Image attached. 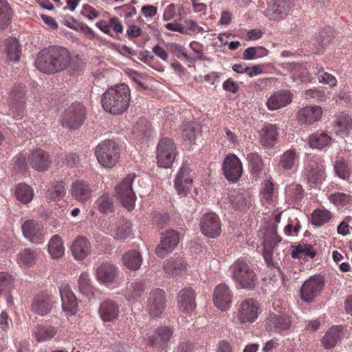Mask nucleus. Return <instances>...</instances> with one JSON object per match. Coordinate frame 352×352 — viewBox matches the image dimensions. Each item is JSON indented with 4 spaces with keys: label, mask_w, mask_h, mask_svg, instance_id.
Returning <instances> with one entry per match:
<instances>
[{
    "label": "nucleus",
    "mask_w": 352,
    "mask_h": 352,
    "mask_svg": "<svg viewBox=\"0 0 352 352\" xmlns=\"http://www.w3.org/2000/svg\"><path fill=\"white\" fill-rule=\"evenodd\" d=\"M71 60V55L66 48L50 46L38 52L35 66L43 73L52 74L65 69Z\"/></svg>",
    "instance_id": "1"
},
{
    "label": "nucleus",
    "mask_w": 352,
    "mask_h": 352,
    "mask_svg": "<svg viewBox=\"0 0 352 352\" xmlns=\"http://www.w3.org/2000/svg\"><path fill=\"white\" fill-rule=\"evenodd\" d=\"M130 100L129 87L125 84H120L105 91L101 98V104L105 111L118 115L127 110Z\"/></svg>",
    "instance_id": "2"
},
{
    "label": "nucleus",
    "mask_w": 352,
    "mask_h": 352,
    "mask_svg": "<svg viewBox=\"0 0 352 352\" xmlns=\"http://www.w3.org/2000/svg\"><path fill=\"white\" fill-rule=\"evenodd\" d=\"M281 241V237L277 234L276 226H273L267 228L263 236V258L267 265H275L274 258L280 261L284 258V250L278 251V243Z\"/></svg>",
    "instance_id": "3"
},
{
    "label": "nucleus",
    "mask_w": 352,
    "mask_h": 352,
    "mask_svg": "<svg viewBox=\"0 0 352 352\" xmlns=\"http://www.w3.org/2000/svg\"><path fill=\"white\" fill-rule=\"evenodd\" d=\"M232 278L240 288L253 289L256 280V273L245 261L238 259L230 267Z\"/></svg>",
    "instance_id": "4"
},
{
    "label": "nucleus",
    "mask_w": 352,
    "mask_h": 352,
    "mask_svg": "<svg viewBox=\"0 0 352 352\" xmlns=\"http://www.w3.org/2000/svg\"><path fill=\"white\" fill-rule=\"evenodd\" d=\"M136 175L130 173L115 186V196L121 205L129 211L135 207V194L132 188V184Z\"/></svg>",
    "instance_id": "5"
},
{
    "label": "nucleus",
    "mask_w": 352,
    "mask_h": 352,
    "mask_svg": "<svg viewBox=\"0 0 352 352\" xmlns=\"http://www.w3.org/2000/svg\"><path fill=\"white\" fill-rule=\"evenodd\" d=\"M95 153L98 162L106 168L113 167L120 157L118 146L112 140H105L99 144Z\"/></svg>",
    "instance_id": "6"
},
{
    "label": "nucleus",
    "mask_w": 352,
    "mask_h": 352,
    "mask_svg": "<svg viewBox=\"0 0 352 352\" xmlns=\"http://www.w3.org/2000/svg\"><path fill=\"white\" fill-rule=\"evenodd\" d=\"M86 118V109L80 102L73 103L64 111L61 122L63 126L69 129H79Z\"/></svg>",
    "instance_id": "7"
},
{
    "label": "nucleus",
    "mask_w": 352,
    "mask_h": 352,
    "mask_svg": "<svg viewBox=\"0 0 352 352\" xmlns=\"http://www.w3.org/2000/svg\"><path fill=\"white\" fill-rule=\"evenodd\" d=\"M175 146L170 139L168 138L161 139L157 147L158 166L168 168L175 159Z\"/></svg>",
    "instance_id": "8"
},
{
    "label": "nucleus",
    "mask_w": 352,
    "mask_h": 352,
    "mask_svg": "<svg viewBox=\"0 0 352 352\" xmlns=\"http://www.w3.org/2000/svg\"><path fill=\"white\" fill-rule=\"evenodd\" d=\"M324 281L321 276L310 277L301 286L300 298L306 302H311L321 293Z\"/></svg>",
    "instance_id": "9"
},
{
    "label": "nucleus",
    "mask_w": 352,
    "mask_h": 352,
    "mask_svg": "<svg viewBox=\"0 0 352 352\" xmlns=\"http://www.w3.org/2000/svg\"><path fill=\"white\" fill-rule=\"evenodd\" d=\"M202 234L210 238H216L221 232V223L219 216L214 212L202 215L199 223Z\"/></svg>",
    "instance_id": "10"
},
{
    "label": "nucleus",
    "mask_w": 352,
    "mask_h": 352,
    "mask_svg": "<svg viewBox=\"0 0 352 352\" xmlns=\"http://www.w3.org/2000/svg\"><path fill=\"white\" fill-rule=\"evenodd\" d=\"M160 243L155 248V254L160 258L172 252L179 241V233L173 230H167L161 234Z\"/></svg>",
    "instance_id": "11"
},
{
    "label": "nucleus",
    "mask_w": 352,
    "mask_h": 352,
    "mask_svg": "<svg viewBox=\"0 0 352 352\" xmlns=\"http://www.w3.org/2000/svg\"><path fill=\"white\" fill-rule=\"evenodd\" d=\"M293 5L292 0H267L265 14L272 20H280L289 14Z\"/></svg>",
    "instance_id": "12"
},
{
    "label": "nucleus",
    "mask_w": 352,
    "mask_h": 352,
    "mask_svg": "<svg viewBox=\"0 0 352 352\" xmlns=\"http://www.w3.org/2000/svg\"><path fill=\"white\" fill-rule=\"evenodd\" d=\"M166 307L165 292L160 289L152 290L148 297L146 309L152 317H159Z\"/></svg>",
    "instance_id": "13"
},
{
    "label": "nucleus",
    "mask_w": 352,
    "mask_h": 352,
    "mask_svg": "<svg viewBox=\"0 0 352 352\" xmlns=\"http://www.w3.org/2000/svg\"><path fill=\"white\" fill-rule=\"evenodd\" d=\"M25 87L23 85H15L10 92L9 106L10 113L14 117H21L25 103Z\"/></svg>",
    "instance_id": "14"
},
{
    "label": "nucleus",
    "mask_w": 352,
    "mask_h": 352,
    "mask_svg": "<svg viewBox=\"0 0 352 352\" xmlns=\"http://www.w3.org/2000/svg\"><path fill=\"white\" fill-rule=\"evenodd\" d=\"M259 314L258 303L252 298L245 299L238 309V319L241 323L254 322Z\"/></svg>",
    "instance_id": "15"
},
{
    "label": "nucleus",
    "mask_w": 352,
    "mask_h": 352,
    "mask_svg": "<svg viewBox=\"0 0 352 352\" xmlns=\"http://www.w3.org/2000/svg\"><path fill=\"white\" fill-rule=\"evenodd\" d=\"M222 168L223 174L228 181L236 182L242 175L241 162L234 154H229L224 158Z\"/></svg>",
    "instance_id": "16"
},
{
    "label": "nucleus",
    "mask_w": 352,
    "mask_h": 352,
    "mask_svg": "<svg viewBox=\"0 0 352 352\" xmlns=\"http://www.w3.org/2000/svg\"><path fill=\"white\" fill-rule=\"evenodd\" d=\"M278 127L276 124L265 123L259 131V142L265 148H273L277 142Z\"/></svg>",
    "instance_id": "17"
},
{
    "label": "nucleus",
    "mask_w": 352,
    "mask_h": 352,
    "mask_svg": "<svg viewBox=\"0 0 352 352\" xmlns=\"http://www.w3.org/2000/svg\"><path fill=\"white\" fill-rule=\"evenodd\" d=\"M179 310L184 313H190L196 308V294L191 287L180 290L177 296Z\"/></svg>",
    "instance_id": "18"
},
{
    "label": "nucleus",
    "mask_w": 352,
    "mask_h": 352,
    "mask_svg": "<svg viewBox=\"0 0 352 352\" xmlns=\"http://www.w3.org/2000/svg\"><path fill=\"white\" fill-rule=\"evenodd\" d=\"M232 294L226 284L218 285L214 291L213 301L215 306L222 311L227 310L232 304Z\"/></svg>",
    "instance_id": "19"
},
{
    "label": "nucleus",
    "mask_w": 352,
    "mask_h": 352,
    "mask_svg": "<svg viewBox=\"0 0 352 352\" xmlns=\"http://www.w3.org/2000/svg\"><path fill=\"white\" fill-rule=\"evenodd\" d=\"M28 161L32 168L40 172L46 171L52 164L50 155L41 148L32 151Z\"/></svg>",
    "instance_id": "20"
},
{
    "label": "nucleus",
    "mask_w": 352,
    "mask_h": 352,
    "mask_svg": "<svg viewBox=\"0 0 352 352\" xmlns=\"http://www.w3.org/2000/svg\"><path fill=\"white\" fill-rule=\"evenodd\" d=\"M24 236L34 243H41L44 241V234L39 223L34 220L28 219L22 226Z\"/></svg>",
    "instance_id": "21"
},
{
    "label": "nucleus",
    "mask_w": 352,
    "mask_h": 352,
    "mask_svg": "<svg viewBox=\"0 0 352 352\" xmlns=\"http://www.w3.org/2000/svg\"><path fill=\"white\" fill-rule=\"evenodd\" d=\"M322 115V109L319 106H306L298 110L296 118L299 123L311 124L318 121Z\"/></svg>",
    "instance_id": "22"
},
{
    "label": "nucleus",
    "mask_w": 352,
    "mask_h": 352,
    "mask_svg": "<svg viewBox=\"0 0 352 352\" xmlns=\"http://www.w3.org/2000/svg\"><path fill=\"white\" fill-rule=\"evenodd\" d=\"M107 233L113 236L116 239H125L131 230V224L130 221L124 218H120L115 222L109 224L107 228Z\"/></svg>",
    "instance_id": "23"
},
{
    "label": "nucleus",
    "mask_w": 352,
    "mask_h": 352,
    "mask_svg": "<svg viewBox=\"0 0 352 352\" xmlns=\"http://www.w3.org/2000/svg\"><path fill=\"white\" fill-rule=\"evenodd\" d=\"M54 300L49 294H39L36 296L32 302V311L40 316L48 314L52 309Z\"/></svg>",
    "instance_id": "24"
},
{
    "label": "nucleus",
    "mask_w": 352,
    "mask_h": 352,
    "mask_svg": "<svg viewBox=\"0 0 352 352\" xmlns=\"http://www.w3.org/2000/svg\"><path fill=\"white\" fill-rule=\"evenodd\" d=\"M92 192L90 185L83 180H77L72 183L71 186L70 193L72 197L82 203H85L91 199Z\"/></svg>",
    "instance_id": "25"
},
{
    "label": "nucleus",
    "mask_w": 352,
    "mask_h": 352,
    "mask_svg": "<svg viewBox=\"0 0 352 352\" xmlns=\"http://www.w3.org/2000/svg\"><path fill=\"white\" fill-rule=\"evenodd\" d=\"M283 68L290 73L291 78L295 82H306L310 80L308 68L304 64L286 63L283 64Z\"/></svg>",
    "instance_id": "26"
},
{
    "label": "nucleus",
    "mask_w": 352,
    "mask_h": 352,
    "mask_svg": "<svg viewBox=\"0 0 352 352\" xmlns=\"http://www.w3.org/2000/svg\"><path fill=\"white\" fill-rule=\"evenodd\" d=\"M71 252L75 259H85L91 253L89 241L85 236H77L71 245Z\"/></svg>",
    "instance_id": "27"
},
{
    "label": "nucleus",
    "mask_w": 352,
    "mask_h": 352,
    "mask_svg": "<svg viewBox=\"0 0 352 352\" xmlns=\"http://www.w3.org/2000/svg\"><path fill=\"white\" fill-rule=\"evenodd\" d=\"M292 100V96L289 91L280 90L268 98L266 104L270 110H276L288 105Z\"/></svg>",
    "instance_id": "28"
},
{
    "label": "nucleus",
    "mask_w": 352,
    "mask_h": 352,
    "mask_svg": "<svg viewBox=\"0 0 352 352\" xmlns=\"http://www.w3.org/2000/svg\"><path fill=\"white\" fill-rule=\"evenodd\" d=\"M291 320L285 314H271L267 319L266 329L268 331L281 332L289 329Z\"/></svg>",
    "instance_id": "29"
},
{
    "label": "nucleus",
    "mask_w": 352,
    "mask_h": 352,
    "mask_svg": "<svg viewBox=\"0 0 352 352\" xmlns=\"http://www.w3.org/2000/svg\"><path fill=\"white\" fill-rule=\"evenodd\" d=\"M60 295L63 311L69 315L75 314L78 310V303L74 293L65 285L60 289Z\"/></svg>",
    "instance_id": "30"
},
{
    "label": "nucleus",
    "mask_w": 352,
    "mask_h": 352,
    "mask_svg": "<svg viewBox=\"0 0 352 352\" xmlns=\"http://www.w3.org/2000/svg\"><path fill=\"white\" fill-rule=\"evenodd\" d=\"M192 179L189 176V168L183 165L175 180V187L179 195H186L192 185Z\"/></svg>",
    "instance_id": "31"
},
{
    "label": "nucleus",
    "mask_w": 352,
    "mask_h": 352,
    "mask_svg": "<svg viewBox=\"0 0 352 352\" xmlns=\"http://www.w3.org/2000/svg\"><path fill=\"white\" fill-rule=\"evenodd\" d=\"M228 199L232 207L236 210L243 211L250 206L251 197L243 190L231 192Z\"/></svg>",
    "instance_id": "32"
},
{
    "label": "nucleus",
    "mask_w": 352,
    "mask_h": 352,
    "mask_svg": "<svg viewBox=\"0 0 352 352\" xmlns=\"http://www.w3.org/2000/svg\"><path fill=\"white\" fill-rule=\"evenodd\" d=\"M352 129V118L344 112H341L336 116V120L333 122V131L339 135H347Z\"/></svg>",
    "instance_id": "33"
},
{
    "label": "nucleus",
    "mask_w": 352,
    "mask_h": 352,
    "mask_svg": "<svg viewBox=\"0 0 352 352\" xmlns=\"http://www.w3.org/2000/svg\"><path fill=\"white\" fill-rule=\"evenodd\" d=\"M343 338L342 328L340 326H334L330 328L321 339L322 346L325 349L334 347Z\"/></svg>",
    "instance_id": "34"
},
{
    "label": "nucleus",
    "mask_w": 352,
    "mask_h": 352,
    "mask_svg": "<svg viewBox=\"0 0 352 352\" xmlns=\"http://www.w3.org/2000/svg\"><path fill=\"white\" fill-rule=\"evenodd\" d=\"M117 270L114 265L109 263H102L96 270V276L102 283H112L117 274Z\"/></svg>",
    "instance_id": "35"
},
{
    "label": "nucleus",
    "mask_w": 352,
    "mask_h": 352,
    "mask_svg": "<svg viewBox=\"0 0 352 352\" xmlns=\"http://www.w3.org/2000/svg\"><path fill=\"white\" fill-rule=\"evenodd\" d=\"M99 313L104 322H110L118 318L119 308L114 301L107 300L100 305Z\"/></svg>",
    "instance_id": "36"
},
{
    "label": "nucleus",
    "mask_w": 352,
    "mask_h": 352,
    "mask_svg": "<svg viewBox=\"0 0 352 352\" xmlns=\"http://www.w3.org/2000/svg\"><path fill=\"white\" fill-rule=\"evenodd\" d=\"M5 54L7 60L11 62H18L22 54L21 45L15 38H8L5 41Z\"/></svg>",
    "instance_id": "37"
},
{
    "label": "nucleus",
    "mask_w": 352,
    "mask_h": 352,
    "mask_svg": "<svg viewBox=\"0 0 352 352\" xmlns=\"http://www.w3.org/2000/svg\"><path fill=\"white\" fill-rule=\"evenodd\" d=\"M187 263L181 258H170L164 261V271L171 276L178 275L185 271Z\"/></svg>",
    "instance_id": "38"
},
{
    "label": "nucleus",
    "mask_w": 352,
    "mask_h": 352,
    "mask_svg": "<svg viewBox=\"0 0 352 352\" xmlns=\"http://www.w3.org/2000/svg\"><path fill=\"white\" fill-rule=\"evenodd\" d=\"M173 331L168 327H160L157 330V334L153 338H149L148 344L160 348H163L172 336Z\"/></svg>",
    "instance_id": "39"
},
{
    "label": "nucleus",
    "mask_w": 352,
    "mask_h": 352,
    "mask_svg": "<svg viewBox=\"0 0 352 352\" xmlns=\"http://www.w3.org/2000/svg\"><path fill=\"white\" fill-rule=\"evenodd\" d=\"M124 265L129 270H138L142 265V256L141 253L135 250L126 252L122 256Z\"/></svg>",
    "instance_id": "40"
},
{
    "label": "nucleus",
    "mask_w": 352,
    "mask_h": 352,
    "mask_svg": "<svg viewBox=\"0 0 352 352\" xmlns=\"http://www.w3.org/2000/svg\"><path fill=\"white\" fill-rule=\"evenodd\" d=\"M98 211L102 214L112 213L115 211L113 197L109 193L104 192L95 202Z\"/></svg>",
    "instance_id": "41"
},
{
    "label": "nucleus",
    "mask_w": 352,
    "mask_h": 352,
    "mask_svg": "<svg viewBox=\"0 0 352 352\" xmlns=\"http://www.w3.org/2000/svg\"><path fill=\"white\" fill-rule=\"evenodd\" d=\"M333 168L336 175L344 180H347L352 173V168L349 162L342 157H336Z\"/></svg>",
    "instance_id": "42"
},
{
    "label": "nucleus",
    "mask_w": 352,
    "mask_h": 352,
    "mask_svg": "<svg viewBox=\"0 0 352 352\" xmlns=\"http://www.w3.org/2000/svg\"><path fill=\"white\" fill-rule=\"evenodd\" d=\"M298 162V155L295 149L287 150L281 155L279 166L285 170H292Z\"/></svg>",
    "instance_id": "43"
},
{
    "label": "nucleus",
    "mask_w": 352,
    "mask_h": 352,
    "mask_svg": "<svg viewBox=\"0 0 352 352\" xmlns=\"http://www.w3.org/2000/svg\"><path fill=\"white\" fill-rule=\"evenodd\" d=\"M56 333V329L52 326L38 325L33 330V335L39 342L51 340Z\"/></svg>",
    "instance_id": "44"
},
{
    "label": "nucleus",
    "mask_w": 352,
    "mask_h": 352,
    "mask_svg": "<svg viewBox=\"0 0 352 352\" xmlns=\"http://www.w3.org/2000/svg\"><path fill=\"white\" fill-rule=\"evenodd\" d=\"M316 252L311 244L302 243L294 247L292 251V257L293 258L306 259L307 258H313L315 257Z\"/></svg>",
    "instance_id": "45"
},
{
    "label": "nucleus",
    "mask_w": 352,
    "mask_h": 352,
    "mask_svg": "<svg viewBox=\"0 0 352 352\" xmlns=\"http://www.w3.org/2000/svg\"><path fill=\"white\" fill-rule=\"evenodd\" d=\"M331 142V138L322 131H317L309 137V144L313 148L322 149L329 145Z\"/></svg>",
    "instance_id": "46"
},
{
    "label": "nucleus",
    "mask_w": 352,
    "mask_h": 352,
    "mask_svg": "<svg viewBox=\"0 0 352 352\" xmlns=\"http://www.w3.org/2000/svg\"><path fill=\"white\" fill-rule=\"evenodd\" d=\"M39 252L37 250L25 248L17 255V263L25 266H31L36 263Z\"/></svg>",
    "instance_id": "47"
},
{
    "label": "nucleus",
    "mask_w": 352,
    "mask_h": 352,
    "mask_svg": "<svg viewBox=\"0 0 352 352\" xmlns=\"http://www.w3.org/2000/svg\"><path fill=\"white\" fill-rule=\"evenodd\" d=\"M48 251L53 258H59L64 255L65 248L59 235L52 236L48 244Z\"/></svg>",
    "instance_id": "48"
},
{
    "label": "nucleus",
    "mask_w": 352,
    "mask_h": 352,
    "mask_svg": "<svg viewBox=\"0 0 352 352\" xmlns=\"http://www.w3.org/2000/svg\"><path fill=\"white\" fill-rule=\"evenodd\" d=\"M66 193L65 184L63 181L56 182L47 191L46 199L49 201H56L62 199Z\"/></svg>",
    "instance_id": "49"
},
{
    "label": "nucleus",
    "mask_w": 352,
    "mask_h": 352,
    "mask_svg": "<svg viewBox=\"0 0 352 352\" xmlns=\"http://www.w3.org/2000/svg\"><path fill=\"white\" fill-rule=\"evenodd\" d=\"M15 195L17 200L23 204H28L32 200L34 190L30 186L25 183H21L16 187Z\"/></svg>",
    "instance_id": "50"
},
{
    "label": "nucleus",
    "mask_w": 352,
    "mask_h": 352,
    "mask_svg": "<svg viewBox=\"0 0 352 352\" xmlns=\"http://www.w3.org/2000/svg\"><path fill=\"white\" fill-rule=\"evenodd\" d=\"M12 10L7 0H0V30L6 28L10 22Z\"/></svg>",
    "instance_id": "51"
},
{
    "label": "nucleus",
    "mask_w": 352,
    "mask_h": 352,
    "mask_svg": "<svg viewBox=\"0 0 352 352\" xmlns=\"http://www.w3.org/2000/svg\"><path fill=\"white\" fill-rule=\"evenodd\" d=\"M331 218V212L326 210L316 209L311 215V223L316 226H322Z\"/></svg>",
    "instance_id": "52"
},
{
    "label": "nucleus",
    "mask_w": 352,
    "mask_h": 352,
    "mask_svg": "<svg viewBox=\"0 0 352 352\" xmlns=\"http://www.w3.org/2000/svg\"><path fill=\"white\" fill-rule=\"evenodd\" d=\"M267 54L268 50L263 47H249L243 52V58L244 60H250L265 56Z\"/></svg>",
    "instance_id": "53"
},
{
    "label": "nucleus",
    "mask_w": 352,
    "mask_h": 352,
    "mask_svg": "<svg viewBox=\"0 0 352 352\" xmlns=\"http://www.w3.org/2000/svg\"><path fill=\"white\" fill-rule=\"evenodd\" d=\"M182 127L183 138L190 142H194L201 132V127L197 124H186Z\"/></svg>",
    "instance_id": "54"
},
{
    "label": "nucleus",
    "mask_w": 352,
    "mask_h": 352,
    "mask_svg": "<svg viewBox=\"0 0 352 352\" xmlns=\"http://www.w3.org/2000/svg\"><path fill=\"white\" fill-rule=\"evenodd\" d=\"M78 287L80 292L86 296L93 294L94 287L91 283L88 273L84 272L80 274L78 280Z\"/></svg>",
    "instance_id": "55"
},
{
    "label": "nucleus",
    "mask_w": 352,
    "mask_h": 352,
    "mask_svg": "<svg viewBox=\"0 0 352 352\" xmlns=\"http://www.w3.org/2000/svg\"><path fill=\"white\" fill-rule=\"evenodd\" d=\"M323 175V169L322 166L317 164L311 166L308 170L307 180L314 184L321 182Z\"/></svg>",
    "instance_id": "56"
},
{
    "label": "nucleus",
    "mask_w": 352,
    "mask_h": 352,
    "mask_svg": "<svg viewBox=\"0 0 352 352\" xmlns=\"http://www.w3.org/2000/svg\"><path fill=\"white\" fill-rule=\"evenodd\" d=\"M287 196L295 201H300L303 197V190L300 185L292 184L285 189Z\"/></svg>",
    "instance_id": "57"
},
{
    "label": "nucleus",
    "mask_w": 352,
    "mask_h": 352,
    "mask_svg": "<svg viewBox=\"0 0 352 352\" xmlns=\"http://www.w3.org/2000/svg\"><path fill=\"white\" fill-rule=\"evenodd\" d=\"M146 289V284L144 281L138 280L131 284L129 288V298L136 299L142 296Z\"/></svg>",
    "instance_id": "58"
},
{
    "label": "nucleus",
    "mask_w": 352,
    "mask_h": 352,
    "mask_svg": "<svg viewBox=\"0 0 352 352\" xmlns=\"http://www.w3.org/2000/svg\"><path fill=\"white\" fill-rule=\"evenodd\" d=\"M316 74L320 82L329 85L330 87H335L336 85V78L333 75L327 72H324L321 67Z\"/></svg>",
    "instance_id": "59"
},
{
    "label": "nucleus",
    "mask_w": 352,
    "mask_h": 352,
    "mask_svg": "<svg viewBox=\"0 0 352 352\" xmlns=\"http://www.w3.org/2000/svg\"><path fill=\"white\" fill-rule=\"evenodd\" d=\"M247 159L249 161L252 170L257 173L261 170L263 167V160L261 155L256 153H251L248 155Z\"/></svg>",
    "instance_id": "60"
},
{
    "label": "nucleus",
    "mask_w": 352,
    "mask_h": 352,
    "mask_svg": "<svg viewBox=\"0 0 352 352\" xmlns=\"http://www.w3.org/2000/svg\"><path fill=\"white\" fill-rule=\"evenodd\" d=\"M12 284L11 275L7 272H0V295L10 291Z\"/></svg>",
    "instance_id": "61"
},
{
    "label": "nucleus",
    "mask_w": 352,
    "mask_h": 352,
    "mask_svg": "<svg viewBox=\"0 0 352 352\" xmlns=\"http://www.w3.org/2000/svg\"><path fill=\"white\" fill-rule=\"evenodd\" d=\"M329 199L335 204L342 205L349 203L351 200V197L349 195L344 192H337L331 195Z\"/></svg>",
    "instance_id": "62"
},
{
    "label": "nucleus",
    "mask_w": 352,
    "mask_h": 352,
    "mask_svg": "<svg viewBox=\"0 0 352 352\" xmlns=\"http://www.w3.org/2000/svg\"><path fill=\"white\" fill-rule=\"evenodd\" d=\"M81 14L89 20H94L100 16V12L96 10L94 7L85 4L82 6Z\"/></svg>",
    "instance_id": "63"
},
{
    "label": "nucleus",
    "mask_w": 352,
    "mask_h": 352,
    "mask_svg": "<svg viewBox=\"0 0 352 352\" xmlns=\"http://www.w3.org/2000/svg\"><path fill=\"white\" fill-rule=\"evenodd\" d=\"M13 164L14 165V168H16L19 171H25L28 168L26 157L23 154H19L16 157L14 160Z\"/></svg>",
    "instance_id": "64"
}]
</instances>
